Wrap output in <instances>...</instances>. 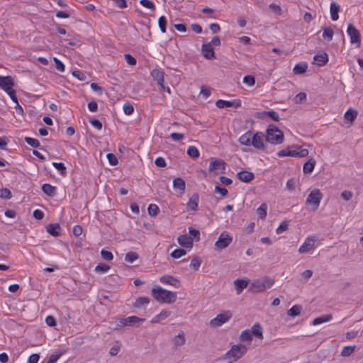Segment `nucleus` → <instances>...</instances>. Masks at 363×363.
<instances>
[{
    "mask_svg": "<svg viewBox=\"0 0 363 363\" xmlns=\"http://www.w3.org/2000/svg\"><path fill=\"white\" fill-rule=\"evenodd\" d=\"M160 281L162 284H169L175 288H179L181 286L180 281L170 275H164L161 277Z\"/></svg>",
    "mask_w": 363,
    "mask_h": 363,
    "instance_id": "obj_13",
    "label": "nucleus"
},
{
    "mask_svg": "<svg viewBox=\"0 0 363 363\" xmlns=\"http://www.w3.org/2000/svg\"><path fill=\"white\" fill-rule=\"evenodd\" d=\"M151 76L155 81L160 85L162 91H167L170 93V89L164 85V72L157 68L153 69L151 72Z\"/></svg>",
    "mask_w": 363,
    "mask_h": 363,
    "instance_id": "obj_7",
    "label": "nucleus"
},
{
    "mask_svg": "<svg viewBox=\"0 0 363 363\" xmlns=\"http://www.w3.org/2000/svg\"><path fill=\"white\" fill-rule=\"evenodd\" d=\"M238 178L242 182L249 183L255 176L252 172L248 171H241L237 173Z\"/></svg>",
    "mask_w": 363,
    "mask_h": 363,
    "instance_id": "obj_18",
    "label": "nucleus"
},
{
    "mask_svg": "<svg viewBox=\"0 0 363 363\" xmlns=\"http://www.w3.org/2000/svg\"><path fill=\"white\" fill-rule=\"evenodd\" d=\"M139 257L138 253L135 252H129L126 253L125 260L129 263H133L134 261L138 259Z\"/></svg>",
    "mask_w": 363,
    "mask_h": 363,
    "instance_id": "obj_42",
    "label": "nucleus"
},
{
    "mask_svg": "<svg viewBox=\"0 0 363 363\" xmlns=\"http://www.w3.org/2000/svg\"><path fill=\"white\" fill-rule=\"evenodd\" d=\"M45 323L50 327H54L57 324L56 320L52 315H48L45 318Z\"/></svg>",
    "mask_w": 363,
    "mask_h": 363,
    "instance_id": "obj_64",
    "label": "nucleus"
},
{
    "mask_svg": "<svg viewBox=\"0 0 363 363\" xmlns=\"http://www.w3.org/2000/svg\"><path fill=\"white\" fill-rule=\"evenodd\" d=\"M125 59L126 62L131 66L135 65L137 63L136 59L130 54H125Z\"/></svg>",
    "mask_w": 363,
    "mask_h": 363,
    "instance_id": "obj_59",
    "label": "nucleus"
},
{
    "mask_svg": "<svg viewBox=\"0 0 363 363\" xmlns=\"http://www.w3.org/2000/svg\"><path fill=\"white\" fill-rule=\"evenodd\" d=\"M306 99V94L305 92H300L295 96V102L296 104L302 103Z\"/></svg>",
    "mask_w": 363,
    "mask_h": 363,
    "instance_id": "obj_60",
    "label": "nucleus"
},
{
    "mask_svg": "<svg viewBox=\"0 0 363 363\" xmlns=\"http://www.w3.org/2000/svg\"><path fill=\"white\" fill-rule=\"evenodd\" d=\"M332 318H333V315L331 314L324 315L315 318L313 320L312 324L313 325H319L323 323L330 321V320H332Z\"/></svg>",
    "mask_w": 363,
    "mask_h": 363,
    "instance_id": "obj_33",
    "label": "nucleus"
},
{
    "mask_svg": "<svg viewBox=\"0 0 363 363\" xmlns=\"http://www.w3.org/2000/svg\"><path fill=\"white\" fill-rule=\"evenodd\" d=\"M307 69H308L307 63L304 62H301L296 64L294 66L293 71L296 74H303L304 72H306Z\"/></svg>",
    "mask_w": 363,
    "mask_h": 363,
    "instance_id": "obj_29",
    "label": "nucleus"
},
{
    "mask_svg": "<svg viewBox=\"0 0 363 363\" xmlns=\"http://www.w3.org/2000/svg\"><path fill=\"white\" fill-rule=\"evenodd\" d=\"M201 53L203 57L208 60L215 59L216 55L211 43L203 44L201 46Z\"/></svg>",
    "mask_w": 363,
    "mask_h": 363,
    "instance_id": "obj_11",
    "label": "nucleus"
},
{
    "mask_svg": "<svg viewBox=\"0 0 363 363\" xmlns=\"http://www.w3.org/2000/svg\"><path fill=\"white\" fill-rule=\"evenodd\" d=\"M315 240L313 238H306L303 245L299 247L298 252L303 254L313 250L315 247Z\"/></svg>",
    "mask_w": 363,
    "mask_h": 363,
    "instance_id": "obj_14",
    "label": "nucleus"
},
{
    "mask_svg": "<svg viewBox=\"0 0 363 363\" xmlns=\"http://www.w3.org/2000/svg\"><path fill=\"white\" fill-rule=\"evenodd\" d=\"M315 160L313 158L309 159L306 162L303 164V173L304 174H309L313 172L315 165Z\"/></svg>",
    "mask_w": 363,
    "mask_h": 363,
    "instance_id": "obj_28",
    "label": "nucleus"
},
{
    "mask_svg": "<svg viewBox=\"0 0 363 363\" xmlns=\"http://www.w3.org/2000/svg\"><path fill=\"white\" fill-rule=\"evenodd\" d=\"M313 60L316 62V64L319 66H323L328 61V56L327 53L323 52L317 54L314 56Z\"/></svg>",
    "mask_w": 363,
    "mask_h": 363,
    "instance_id": "obj_24",
    "label": "nucleus"
},
{
    "mask_svg": "<svg viewBox=\"0 0 363 363\" xmlns=\"http://www.w3.org/2000/svg\"><path fill=\"white\" fill-rule=\"evenodd\" d=\"M46 230L51 235L57 237L60 235V226L58 223H50L46 226Z\"/></svg>",
    "mask_w": 363,
    "mask_h": 363,
    "instance_id": "obj_20",
    "label": "nucleus"
},
{
    "mask_svg": "<svg viewBox=\"0 0 363 363\" xmlns=\"http://www.w3.org/2000/svg\"><path fill=\"white\" fill-rule=\"evenodd\" d=\"M334 35V32L330 28H325L323 30V37L324 38H327L328 41H330L333 39Z\"/></svg>",
    "mask_w": 363,
    "mask_h": 363,
    "instance_id": "obj_48",
    "label": "nucleus"
},
{
    "mask_svg": "<svg viewBox=\"0 0 363 363\" xmlns=\"http://www.w3.org/2000/svg\"><path fill=\"white\" fill-rule=\"evenodd\" d=\"M201 264V259L198 257H194L190 263V267L195 270H198Z\"/></svg>",
    "mask_w": 363,
    "mask_h": 363,
    "instance_id": "obj_47",
    "label": "nucleus"
},
{
    "mask_svg": "<svg viewBox=\"0 0 363 363\" xmlns=\"http://www.w3.org/2000/svg\"><path fill=\"white\" fill-rule=\"evenodd\" d=\"M158 25L160 29V31L163 33L166 32V25H167V18L165 16H162L159 18Z\"/></svg>",
    "mask_w": 363,
    "mask_h": 363,
    "instance_id": "obj_46",
    "label": "nucleus"
},
{
    "mask_svg": "<svg viewBox=\"0 0 363 363\" xmlns=\"http://www.w3.org/2000/svg\"><path fill=\"white\" fill-rule=\"evenodd\" d=\"M173 187L174 189L179 191L181 194H184L185 190V182L180 177H177L173 180Z\"/></svg>",
    "mask_w": 363,
    "mask_h": 363,
    "instance_id": "obj_23",
    "label": "nucleus"
},
{
    "mask_svg": "<svg viewBox=\"0 0 363 363\" xmlns=\"http://www.w3.org/2000/svg\"><path fill=\"white\" fill-rule=\"evenodd\" d=\"M187 155L194 158H198L199 157V152L195 146H189L187 149Z\"/></svg>",
    "mask_w": 363,
    "mask_h": 363,
    "instance_id": "obj_41",
    "label": "nucleus"
},
{
    "mask_svg": "<svg viewBox=\"0 0 363 363\" xmlns=\"http://www.w3.org/2000/svg\"><path fill=\"white\" fill-rule=\"evenodd\" d=\"M252 333V335H254L256 337L259 339L263 338L262 334V328L259 323H255L250 330Z\"/></svg>",
    "mask_w": 363,
    "mask_h": 363,
    "instance_id": "obj_31",
    "label": "nucleus"
},
{
    "mask_svg": "<svg viewBox=\"0 0 363 363\" xmlns=\"http://www.w3.org/2000/svg\"><path fill=\"white\" fill-rule=\"evenodd\" d=\"M128 326H134L139 322L145 321V318H141L135 315L127 317Z\"/></svg>",
    "mask_w": 363,
    "mask_h": 363,
    "instance_id": "obj_38",
    "label": "nucleus"
},
{
    "mask_svg": "<svg viewBox=\"0 0 363 363\" xmlns=\"http://www.w3.org/2000/svg\"><path fill=\"white\" fill-rule=\"evenodd\" d=\"M150 302V298L145 296L138 298L135 303H133V306L135 308H140L142 306L145 304H147Z\"/></svg>",
    "mask_w": 363,
    "mask_h": 363,
    "instance_id": "obj_36",
    "label": "nucleus"
},
{
    "mask_svg": "<svg viewBox=\"0 0 363 363\" xmlns=\"http://www.w3.org/2000/svg\"><path fill=\"white\" fill-rule=\"evenodd\" d=\"M264 138L267 142L273 145H279L284 141L283 133L274 125H269L268 126Z\"/></svg>",
    "mask_w": 363,
    "mask_h": 363,
    "instance_id": "obj_3",
    "label": "nucleus"
},
{
    "mask_svg": "<svg viewBox=\"0 0 363 363\" xmlns=\"http://www.w3.org/2000/svg\"><path fill=\"white\" fill-rule=\"evenodd\" d=\"M240 339L242 341H250L252 339V333L250 330H243L240 336Z\"/></svg>",
    "mask_w": 363,
    "mask_h": 363,
    "instance_id": "obj_43",
    "label": "nucleus"
},
{
    "mask_svg": "<svg viewBox=\"0 0 363 363\" xmlns=\"http://www.w3.org/2000/svg\"><path fill=\"white\" fill-rule=\"evenodd\" d=\"M243 82L251 86L255 84V79L252 75H246L243 77Z\"/></svg>",
    "mask_w": 363,
    "mask_h": 363,
    "instance_id": "obj_55",
    "label": "nucleus"
},
{
    "mask_svg": "<svg viewBox=\"0 0 363 363\" xmlns=\"http://www.w3.org/2000/svg\"><path fill=\"white\" fill-rule=\"evenodd\" d=\"M216 105L219 108H223L225 107L238 108L241 106V102L240 100L225 101L219 99L216 102Z\"/></svg>",
    "mask_w": 363,
    "mask_h": 363,
    "instance_id": "obj_12",
    "label": "nucleus"
},
{
    "mask_svg": "<svg viewBox=\"0 0 363 363\" xmlns=\"http://www.w3.org/2000/svg\"><path fill=\"white\" fill-rule=\"evenodd\" d=\"M152 296L157 301H162L167 303H172L177 299V293L162 289L160 286H156L152 289Z\"/></svg>",
    "mask_w": 363,
    "mask_h": 363,
    "instance_id": "obj_1",
    "label": "nucleus"
},
{
    "mask_svg": "<svg viewBox=\"0 0 363 363\" xmlns=\"http://www.w3.org/2000/svg\"><path fill=\"white\" fill-rule=\"evenodd\" d=\"M148 213L150 216H157L159 213V207L156 204H150L147 208Z\"/></svg>",
    "mask_w": 363,
    "mask_h": 363,
    "instance_id": "obj_50",
    "label": "nucleus"
},
{
    "mask_svg": "<svg viewBox=\"0 0 363 363\" xmlns=\"http://www.w3.org/2000/svg\"><path fill=\"white\" fill-rule=\"evenodd\" d=\"M110 269V267L106 264H99L95 267V271L97 272H105Z\"/></svg>",
    "mask_w": 363,
    "mask_h": 363,
    "instance_id": "obj_61",
    "label": "nucleus"
},
{
    "mask_svg": "<svg viewBox=\"0 0 363 363\" xmlns=\"http://www.w3.org/2000/svg\"><path fill=\"white\" fill-rule=\"evenodd\" d=\"M198 203H199V194H194L189 199V200L187 203V206L189 209L196 211L198 207Z\"/></svg>",
    "mask_w": 363,
    "mask_h": 363,
    "instance_id": "obj_27",
    "label": "nucleus"
},
{
    "mask_svg": "<svg viewBox=\"0 0 363 363\" xmlns=\"http://www.w3.org/2000/svg\"><path fill=\"white\" fill-rule=\"evenodd\" d=\"M186 250L184 249H176L172 253L171 256L173 258L177 259L186 255Z\"/></svg>",
    "mask_w": 363,
    "mask_h": 363,
    "instance_id": "obj_53",
    "label": "nucleus"
},
{
    "mask_svg": "<svg viewBox=\"0 0 363 363\" xmlns=\"http://www.w3.org/2000/svg\"><path fill=\"white\" fill-rule=\"evenodd\" d=\"M267 205L265 203H262L260 206L257 209V213L261 219L265 218L267 216Z\"/></svg>",
    "mask_w": 363,
    "mask_h": 363,
    "instance_id": "obj_35",
    "label": "nucleus"
},
{
    "mask_svg": "<svg viewBox=\"0 0 363 363\" xmlns=\"http://www.w3.org/2000/svg\"><path fill=\"white\" fill-rule=\"evenodd\" d=\"M172 342L174 348L184 345L186 343V337L184 331L181 330L178 335H175L172 338Z\"/></svg>",
    "mask_w": 363,
    "mask_h": 363,
    "instance_id": "obj_16",
    "label": "nucleus"
},
{
    "mask_svg": "<svg viewBox=\"0 0 363 363\" xmlns=\"http://www.w3.org/2000/svg\"><path fill=\"white\" fill-rule=\"evenodd\" d=\"M43 191L49 196H54L56 194V188L50 184H44L42 186Z\"/></svg>",
    "mask_w": 363,
    "mask_h": 363,
    "instance_id": "obj_30",
    "label": "nucleus"
},
{
    "mask_svg": "<svg viewBox=\"0 0 363 363\" xmlns=\"http://www.w3.org/2000/svg\"><path fill=\"white\" fill-rule=\"evenodd\" d=\"M24 140L28 145L33 147L37 148L39 147L40 145V142L37 139L30 137H26Z\"/></svg>",
    "mask_w": 363,
    "mask_h": 363,
    "instance_id": "obj_44",
    "label": "nucleus"
},
{
    "mask_svg": "<svg viewBox=\"0 0 363 363\" xmlns=\"http://www.w3.org/2000/svg\"><path fill=\"white\" fill-rule=\"evenodd\" d=\"M233 238L225 231L223 232L215 242V246L218 250L226 248L232 242Z\"/></svg>",
    "mask_w": 363,
    "mask_h": 363,
    "instance_id": "obj_6",
    "label": "nucleus"
},
{
    "mask_svg": "<svg viewBox=\"0 0 363 363\" xmlns=\"http://www.w3.org/2000/svg\"><path fill=\"white\" fill-rule=\"evenodd\" d=\"M226 163L220 160H213L210 162L208 170L209 172H215L216 169H222V173H224V170L225 169Z\"/></svg>",
    "mask_w": 363,
    "mask_h": 363,
    "instance_id": "obj_15",
    "label": "nucleus"
},
{
    "mask_svg": "<svg viewBox=\"0 0 363 363\" xmlns=\"http://www.w3.org/2000/svg\"><path fill=\"white\" fill-rule=\"evenodd\" d=\"M247 348L245 345L238 344L234 345L231 348L226 352L223 355V359H230V362H236L242 358L247 352Z\"/></svg>",
    "mask_w": 363,
    "mask_h": 363,
    "instance_id": "obj_2",
    "label": "nucleus"
},
{
    "mask_svg": "<svg viewBox=\"0 0 363 363\" xmlns=\"http://www.w3.org/2000/svg\"><path fill=\"white\" fill-rule=\"evenodd\" d=\"M123 109L126 115H131L134 111L133 106L129 103H125L123 105Z\"/></svg>",
    "mask_w": 363,
    "mask_h": 363,
    "instance_id": "obj_58",
    "label": "nucleus"
},
{
    "mask_svg": "<svg viewBox=\"0 0 363 363\" xmlns=\"http://www.w3.org/2000/svg\"><path fill=\"white\" fill-rule=\"evenodd\" d=\"M252 136V133L249 130L240 137L239 143L242 145L250 146L251 145Z\"/></svg>",
    "mask_w": 363,
    "mask_h": 363,
    "instance_id": "obj_25",
    "label": "nucleus"
},
{
    "mask_svg": "<svg viewBox=\"0 0 363 363\" xmlns=\"http://www.w3.org/2000/svg\"><path fill=\"white\" fill-rule=\"evenodd\" d=\"M302 307L299 305L293 306L289 311L288 315L292 317L297 316L301 313Z\"/></svg>",
    "mask_w": 363,
    "mask_h": 363,
    "instance_id": "obj_37",
    "label": "nucleus"
},
{
    "mask_svg": "<svg viewBox=\"0 0 363 363\" xmlns=\"http://www.w3.org/2000/svg\"><path fill=\"white\" fill-rule=\"evenodd\" d=\"M5 92L10 96L11 99L13 102L18 104V99L16 94V91L13 89V87H6Z\"/></svg>",
    "mask_w": 363,
    "mask_h": 363,
    "instance_id": "obj_45",
    "label": "nucleus"
},
{
    "mask_svg": "<svg viewBox=\"0 0 363 363\" xmlns=\"http://www.w3.org/2000/svg\"><path fill=\"white\" fill-rule=\"evenodd\" d=\"M357 116V111L352 108L348 109L345 113V118L350 122H353Z\"/></svg>",
    "mask_w": 363,
    "mask_h": 363,
    "instance_id": "obj_34",
    "label": "nucleus"
},
{
    "mask_svg": "<svg viewBox=\"0 0 363 363\" xmlns=\"http://www.w3.org/2000/svg\"><path fill=\"white\" fill-rule=\"evenodd\" d=\"M308 155V150L307 149H303L299 147L298 153H293V157H304Z\"/></svg>",
    "mask_w": 363,
    "mask_h": 363,
    "instance_id": "obj_62",
    "label": "nucleus"
},
{
    "mask_svg": "<svg viewBox=\"0 0 363 363\" xmlns=\"http://www.w3.org/2000/svg\"><path fill=\"white\" fill-rule=\"evenodd\" d=\"M355 348H356V345L345 346L342 350L340 354L342 357H349L352 354V352L354 351Z\"/></svg>",
    "mask_w": 363,
    "mask_h": 363,
    "instance_id": "obj_39",
    "label": "nucleus"
},
{
    "mask_svg": "<svg viewBox=\"0 0 363 363\" xmlns=\"http://www.w3.org/2000/svg\"><path fill=\"white\" fill-rule=\"evenodd\" d=\"M323 196V194L318 189H314L308 194L306 202L307 204L313 205L314 209H317L320 206Z\"/></svg>",
    "mask_w": 363,
    "mask_h": 363,
    "instance_id": "obj_5",
    "label": "nucleus"
},
{
    "mask_svg": "<svg viewBox=\"0 0 363 363\" xmlns=\"http://www.w3.org/2000/svg\"><path fill=\"white\" fill-rule=\"evenodd\" d=\"M340 6L334 2L330 4V15L333 21H337L338 19V12L340 11Z\"/></svg>",
    "mask_w": 363,
    "mask_h": 363,
    "instance_id": "obj_32",
    "label": "nucleus"
},
{
    "mask_svg": "<svg viewBox=\"0 0 363 363\" xmlns=\"http://www.w3.org/2000/svg\"><path fill=\"white\" fill-rule=\"evenodd\" d=\"M14 85L13 78L11 76H0V88L4 91L6 87H13Z\"/></svg>",
    "mask_w": 363,
    "mask_h": 363,
    "instance_id": "obj_19",
    "label": "nucleus"
},
{
    "mask_svg": "<svg viewBox=\"0 0 363 363\" xmlns=\"http://www.w3.org/2000/svg\"><path fill=\"white\" fill-rule=\"evenodd\" d=\"M52 165L58 170L60 172V174L62 175V176H65L66 174V167L65 166V164L62 162H52Z\"/></svg>",
    "mask_w": 363,
    "mask_h": 363,
    "instance_id": "obj_49",
    "label": "nucleus"
},
{
    "mask_svg": "<svg viewBox=\"0 0 363 363\" xmlns=\"http://www.w3.org/2000/svg\"><path fill=\"white\" fill-rule=\"evenodd\" d=\"M265 135L261 132H257L252 136L251 145L258 150L264 149V138Z\"/></svg>",
    "mask_w": 363,
    "mask_h": 363,
    "instance_id": "obj_10",
    "label": "nucleus"
},
{
    "mask_svg": "<svg viewBox=\"0 0 363 363\" xmlns=\"http://www.w3.org/2000/svg\"><path fill=\"white\" fill-rule=\"evenodd\" d=\"M264 116H269L274 121H279V116L277 112L274 111H263V112H257L256 113V116L262 118Z\"/></svg>",
    "mask_w": 363,
    "mask_h": 363,
    "instance_id": "obj_21",
    "label": "nucleus"
},
{
    "mask_svg": "<svg viewBox=\"0 0 363 363\" xmlns=\"http://www.w3.org/2000/svg\"><path fill=\"white\" fill-rule=\"evenodd\" d=\"M288 226H289L288 221L284 220V221L281 222V224L279 225V226L277 228V230H276L277 233V234L282 233L284 231L287 230Z\"/></svg>",
    "mask_w": 363,
    "mask_h": 363,
    "instance_id": "obj_57",
    "label": "nucleus"
},
{
    "mask_svg": "<svg viewBox=\"0 0 363 363\" xmlns=\"http://www.w3.org/2000/svg\"><path fill=\"white\" fill-rule=\"evenodd\" d=\"M101 255L104 259L107 261H111L113 259V254L109 251L105 250L104 249L101 251Z\"/></svg>",
    "mask_w": 363,
    "mask_h": 363,
    "instance_id": "obj_54",
    "label": "nucleus"
},
{
    "mask_svg": "<svg viewBox=\"0 0 363 363\" xmlns=\"http://www.w3.org/2000/svg\"><path fill=\"white\" fill-rule=\"evenodd\" d=\"M65 353V350H60L55 352V353L52 354L50 356L48 362H50V363H55L60 359V357Z\"/></svg>",
    "mask_w": 363,
    "mask_h": 363,
    "instance_id": "obj_40",
    "label": "nucleus"
},
{
    "mask_svg": "<svg viewBox=\"0 0 363 363\" xmlns=\"http://www.w3.org/2000/svg\"><path fill=\"white\" fill-rule=\"evenodd\" d=\"M54 62L55 63V68L60 72L65 71V65L64 64L58 60L57 57H54Z\"/></svg>",
    "mask_w": 363,
    "mask_h": 363,
    "instance_id": "obj_63",
    "label": "nucleus"
},
{
    "mask_svg": "<svg viewBox=\"0 0 363 363\" xmlns=\"http://www.w3.org/2000/svg\"><path fill=\"white\" fill-rule=\"evenodd\" d=\"M0 197L5 199L11 198V192L7 188H2L0 189Z\"/></svg>",
    "mask_w": 363,
    "mask_h": 363,
    "instance_id": "obj_52",
    "label": "nucleus"
},
{
    "mask_svg": "<svg viewBox=\"0 0 363 363\" xmlns=\"http://www.w3.org/2000/svg\"><path fill=\"white\" fill-rule=\"evenodd\" d=\"M231 318V313L230 311H225L223 313L218 314L216 318H213L210 324L212 326L218 327L220 326L222 324L226 323Z\"/></svg>",
    "mask_w": 363,
    "mask_h": 363,
    "instance_id": "obj_9",
    "label": "nucleus"
},
{
    "mask_svg": "<svg viewBox=\"0 0 363 363\" xmlns=\"http://www.w3.org/2000/svg\"><path fill=\"white\" fill-rule=\"evenodd\" d=\"M347 32L350 38V43L352 44H357V47H359L361 38L360 33L358 30L352 24H349Z\"/></svg>",
    "mask_w": 363,
    "mask_h": 363,
    "instance_id": "obj_8",
    "label": "nucleus"
},
{
    "mask_svg": "<svg viewBox=\"0 0 363 363\" xmlns=\"http://www.w3.org/2000/svg\"><path fill=\"white\" fill-rule=\"evenodd\" d=\"M274 281L269 277H264L253 281L251 284V290L254 292H260L267 290L272 286Z\"/></svg>",
    "mask_w": 363,
    "mask_h": 363,
    "instance_id": "obj_4",
    "label": "nucleus"
},
{
    "mask_svg": "<svg viewBox=\"0 0 363 363\" xmlns=\"http://www.w3.org/2000/svg\"><path fill=\"white\" fill-rule=\"evenodd\" d=\"M140 4L147 9H151L152 11L155 10V4L150 0H140Z\"/></svg>",
    "mask_w": 363,
    "mask_h": 363,
    "instance_id": "obj_51",
    "label": "nucleus"
},
{
    "mask_svg": "<svg viewBox=\"0 0 363 363\" xmlns=\"http://www.w3.org/2000/svg\"><path fill=\"white\" fill-rule=\"evenodd\" d=\"M106 157L110 163L111 165H116L118 163V158L113 153H108L106 155Z\"/></svg>",
    "mask_w": 363,
    "mask_h": 363,
    "instance_id": "obj_56",
    "label": "nucleus"
},
{
    "mask_svg": "<svg viewBox=\"0 0 363 363\" xmlns=\"http://www.w3.org/2000/svg\"><path fill=\"white\" fill-rule=\"evenodd\" d=\"M178 243L185 247V248H191L193 245V239L191 237L188 236L187 235H182L177 238Z\"/></svg>",
    "mask_w": 363,
    "mask_h": 363,
    "instance_id": "obj_17",
    "label": "nucleus"
},
{
    "mask_svg": "<svg viewBox=\"0 0 363 363\" xmlns=\"http://www.w3.org/2000/svg\"><path fill=\"white\" fill-rule=\"evenodd\" d=\"M234 285L237 294H240L247 286L248 281L238 279L234 281Z\"/></svg>",
    "mask_w": 363,
    "mask_h": 363,
    "instance_id": "obj_22",
    "label": "nucleus"
},
{
    "mask_svg": "<svg viewBox=\"0 0 363 363\" xmlns=\"http://www.w3.org/2000/svg\"><path fill=\"white\" fill-rule=\"evenodd\" d=\"M171 314L170 311L162 310L159 314L155 315L152 320V323H157L168 318Z\"/></svg>",
    "mask_w": 363,
    "mask_h": 363,
    "instance_id": "obj_26",
    "label": "nucleus"
}]
</instances>
